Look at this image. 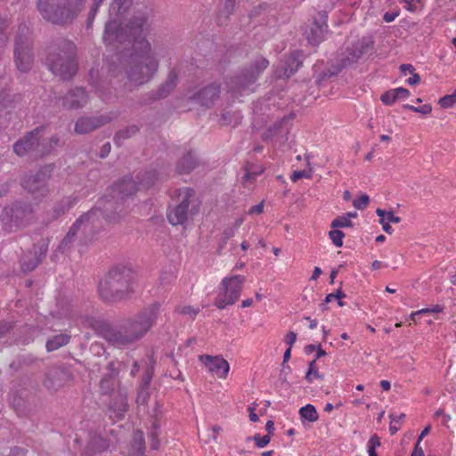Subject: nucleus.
<instances>
[{"label": "nucleus", "mask_w": 456, "mask_h": 456, "mask_svg": "<svg viewBox=\"0 0 456 456\" xmlns=\"http://www.w3.org/2000/svg\"><path fill=\"white\" fill-rule=\"evenodd\" d=\"M102 41L106 46H111L114 43V21L111 18L105 24Z\"/></svg>", "instance_id": "4c0bfd02"}, {"label": "nucleus", "mask_w": 456, "mask_h": 456, "mask_svg": "<svg viewBox=\"0 0 456 456\" xmlns=\"http://www.w3.org/2000/svg\"><path fill=\"white\" fill-rule=\"evenodd\" d=\"M7 22L5 20L0 19V48L4 47L9 39L7 32Z\"/></svg>", "instance_id": "a18cd8bd"}, {"label": "nucleus", "mask_w": 456, "mask_h": 456, "mask_svg": "<svg viewBox=\"0 0 456 456\" xmlns=\"http://www.w3.org/2000/svg\"><path fill=\"white\" fill-rule=\"evenodd\" d=\"M394 90H395L397 100L406 99L410 95V92L406 88L397 87V88H395Z\"/></svg>", "instance_id": "0e129e2a"}, {"label": "nucleus", "mask_w": 456, "mask_h": 456, "mask_svg": "<svg viewBox=\"0 0 456 456\" xmlns=\"http://www.w3.org/2000/svg\"><path fill=\"white\" fill-rule=\"evenodd\" d=\"M149 390L145 387H140V391L138 393L136 402L139 405L146 404L149 399Z\"/></svg>", "instance_id": "5fc2aeb1"}, {"label": "nucleus", "mask_w": 456, "mask_h": 456, "mask_svg": "<svg viewBox=\"0 0 456 456\" xmlns=\"http://www.w3.org/2000/svg\"><path fill=\"white\" fill-rule=\"evenodd\" d=\"M301 63V53L298 52L293 53L287 59L281 61L276 70L277 77H289L297 70Z\"/></svg>", "instance_id": "4be33fe9"}, {"label": "nucleus", "mask_w": 456, "mask_h": 456, "mask_svg": "<svg viewBox=\"0 0 456 456\" xmlns=\"http://www.w3.org/2000/svg\"><path fill=\"white\" fill-rule=\"evenodd\" d=\"M199 359L208 372L219 379H226L230 370V365L226 360L220 356L208 354L200 355Z\"/></svg>", "instance_id": "f3484780"}, {"label": "nucleus", "mask_w": 456, "mask_h": 456, "mask_svg": "<svg viewBox=\"0 0 456 456\" xmlns=\"http://www.w3.org/2000/svg\"><path fill=\"white\" fill-rule=\"evenodd\" d=\"M33 214V206L27 201H15L6 206L0 216L4 224L12 227L26 226Z\"/></svg>", "instance_id": "1a4fd4ad"}, {"label": "nucleus", "mask_w": 456, "mask_h": 456, "mask_svg": "<svg viewBox=\"0 0 456 456\" xmlns=\"http://www.w3.org/2000/svg\"><path fill=\"white\" fill-rule=\"evenodd\" d=\"M102 206H103V200L99 201L98 207L81 215L73 223L59 245V249L61 252L68 251L78 235L81 246H87L95 240L96 235L100 232V218L102 217L106 221H110L111 219V216L102 210Z\"/></svg>", "instance_id": "f03ea898"}, {"label": "nucleus", "mask_w": 456, "mask_h": 456, "mask_svg": "<svg viewBox=\"0 0 456 456\" xmlns=\"http://www.w3.org/2000/svg\"><path fill=\"white\" fill-rule=\"evenodd\" d=\"M128 408L127 399L125 395H116V421L123 418Z\"/></svg>", "instance_id": "ea45409f"}, {"label": "nucleus", "mask_w": 456, "mask_h": 456, "mask_svg": "<svg viewBox=\"0 0 456 456\" xmlns=\"http://www.w3.org/2000/svg\"><path fill=\"white\" fill-rule=\"evenodd\" d=\"M175 87V78L169 77L156 92L155 100L167 97Z\"/></svg>", "instance_id": "f704fd0d"}, {"label": "nucleus", "mask_w": 456, "mask_h": 456, "mask_svg": "<svg viewBox=\"0 0 456 456\" xmlns=\"http://www.w3.org/2000/svg\"><path fill=\"white\" fill-rule=\"evenodd\" d=\"M139 183L137 184L132 178L126 177L123 179L116 188L118 187V192L122 195H131L140 189H148L155 183V181L159 179V175L155 170L145 172L142 177L137 176Z\"/></svg>", "instance_id": "4468645a"}, {"label": "nucleus", "mask_w": 456, "mask_h": 456, "mask_svg": "<svg viewBox=\"0 0 456 456\" xmlns=\"http://www.w3.org/2000/svg\"><path fill=\"white\" fill-rule=\"evenodd\" d=\"M159 425L157 423V421H154L152 423L151 429L149 433V438L151 440V450H158L159 448Z\"/></svg>", "instance_id": "a19ab883"}, {"label": "nucleus", "mask_w": 456, "mask_h": 456, "mask_svg": "<svg viewBox=\"0 0 456 456\" xmlns=\"http://www.w3.org/2000/svg\"><path fill=\"white\" fill-rule=\"evenodd\" d=\"M70 337L67 334H59L46 342V349L49 352L55 351L69 342Z\"/></svg>", "instance_id": "7c9ffc66"}, {"label": "nucleus", "mask_w": 456, "mask_h": 456, "mask_svg": "<svg viewBox=\"0 0 456 456\" xmlns=\"http://www.w3.org/2000/svg\"><path fill=\"white\" fill-rule=\"evenodd\" d=\"M54 165H45L36 173L26 175L21 180V186L35 198H45L50 193L48 181L52 176Z\"/></svg>", "instance_id": "423d86ee"}, {"label": "nucleus", "mask_w": 456, "mask_h": 456, "mask_svg": "<svg viewBox=\"0 0 456 456\" xmlns=\"http://www.w3.org/2000/svg\"><path fill=\"white\" fill-rule=\"evenodd\" d=\"M328 14L326 12L318 13V18L314 20L313 25L305 31L306 38L311 45H318L323 40L328 29Z\"/></svg>", "instance_id": "a211bd4d"}, {"label": "nucleus", "mask_w": 456, "mask_h": 456, "mask_svg": "<svg viewBox=\"0 0 456 456\" xmlns=\"http://www.w3.org/2000/svg\"><path fill=\"white\" fill-rule=\"evenodd\" d=\"M15 63L17 69L21 72L28 71L33 63V53L30 39L28 37V28H20V33L15 40L14 51Z\"/></svg>", "instance_id": "9b49d317"}, {"label": "nucleus", "mask_w": 456, "mask_h": 456, "mask_svg": "<svg viewBox=\"0 0 456 456\" xmlns=\"http://www.w3.org/2000/svg\"><path fill=\"white\" fill-rule=\"evenodd\" d=\"M145 443L142 431L137 430L134 434L133 444L129 449V456H144Z\"/></svg>", "instance_id": "cd10ccee"}, {"label": "nucleus", "mask_w": 456, "mask_h": 456, "mask_svg": "<svg viewBox=\"0 0 456 456\" xmlns=\"http://www.w3.org/2000/svg\"><path fill=\"white\" fill-rule=\"evenodd\" d=\"M176 312L180 314L188 315L190 318L194 319L200 313V308L191 305H181L176 308Z\"/></svg>", "instance_id": "c03bdc74"}, {"label": "nucleus", "mask_w": 456, "mask_h": 456, "mask_svg": "<svg viewBox=\"0 0 456 456\" xmlns=\"http://www.w3.org/2000/svg\"><path fill=\"white\" fill-rule=\"evenodd\" d=\"M382 102L386 105H392L397 99L394 89L387 91L380 97Z\"/></svg>", "instance_id": "3c124183"}, {"label": "nucleus", "mask_w": 456, "mask_h": 456, "mask_svg": "<svg viewBox=\"0 0 456 456\" xmlns=\"http://www.w3.org/2000/svg\"><path fill=\"white\" fill-rule=\"evenodd\" d=\"M240 0H224V3L219 10L217 15V22L220 25L224 24L229 17L234 12L236 7L240 4Z\"/></svg>", "instance_id": "bb28decb"}, {"label": "nucleus", "mask_w": 456, "mask_h": 456, "mask_svg": "<svg viewBox=\"0 0 456 456\" xmlns=\"http://www.w3.org/2000/svg\"><path fill=\"white\" fill-rule=\"evenodd\" d=\"M134 333L133 326L128 321L119 325L116 330V347L128 346L140 339L138 335Z\"/></svg>", "instance_id": "393cba45"}, {"label": "nucleus", "mask_w": 456, "mask_h": 456, "mask_svg": "<svg viewBox=\"0 0 456 456\" xmlns=\"http://www.w3.org/2000/svg\"><path fill=\"white\" fill-rule=\"evenodd\" d=\"M100 390L102 396H106L107 399H102L105 403H111V395L114 391V377L109 374L103 377L100 383Z\"/></svg>", "instance_id": "c85d7f7f"}, {"label": "nucleus", "mask_w": 456, "mask_h": 456, "mask_svg": "<svg viewBox=\"0 0 456 456\" xmlns=\"http://www.w3.org/2000/svg\"><path fill=\"white\" fill-rule=\"evenodd\" d=\"M48 250V242L41 240L33 246V248L24 254L20 259V266L23 272H31L45 256Z\"/></svg>", "instance_id": "2eb2a0df"}, {"label": "nucleus", "mask_w": 456, "mask_h": 456, "mask_svg": "<svg viewBox=\"0 0 456 456\" xmlns=\"http://www.w3.org/2000/svg\"><path fill=\"white\" fill-rule=\"evenodd\" d=\"M351 226H352V222H351V220H349L348 216H346V215L338 216V218L334 219L331 222V227H333V228H337V227L344 228V227H351Z\"/></svg>", "instance_id": "09e8293b"}, {"label": "nucleus", "mask_w": 456, "mask_h": 456, "mask_svg": "<svg viewBox=\"0 0 456 456\" xmlns=\"http://www.w3.org/2000/svg\"><path fill=\"white\" fill-rule=\"evenodd\" d=\"M405 418L404 413L401 414H390L391 423L389 426V431L391 435L395 434L400 428V422Z\"/></svg>", "instance_id": "37998d69"}, {"label": "nucleus", "mask_w": 456, "mask_h": 456, "mask_svg": "<svg viewBox=\"0 0 456 456\" xmlns=\"http://www.w3.org/2000/svg\"><path fill=\"white\" fill-rule=\"evenodd\" d=\"M86 0H38L37 8L45 20L53 24L71 22Z\"/></svg>", "instance_id": "7ed1b4c3"}, {"label": "nucleus", "mask_w": 456, "mask_h": 456, "mask_svg": "<svg viewBox=\"0 0 456 456\" xmlns=\"http://www.w3.org/2000/svg\"><path fill=\"white\" fill-rule=\"evenodd\" d=\"M50 70L62 80L70 79L77 71L76 46L69 41L52 51L47 58Z\"/></svg>", "instance_id": "20e7f679"}, {"label": "nucleus", "mask_w": 456, "mask_h": 456, "mask_svg": "<svg viewBox=\"0 0 456 456\" xmlns=\"http://www.w3.org/2000/svg\"><path fill=\"white\" fill-rule=\"evenodd\" d=\"M399 14H400L399 9H396L395 11L391 12H387L383 15V20H384V21L390 23V22L394 21L399 16Z\"/></svg>", "instance_id": "e2e57ef3"}, {"label": "nucleus", "mask_w": 456, "mask_h": 456, "mask_svg": "<svg viewBox=\"0 0 456 456\" xmlns=\"http://www.w3.org/2000/svg\"><path fill=\"white\" fill-rule=\"evenodd\" d=\"M299 416L302 419L315 422L319 419L316 408L313 404H306L299 409Z\"/></svg>", "instance_id": "473e14b6"}, {"label": "nucleus", "mask_w": 456, "mask_h": 456, "mask_svg": "<svg viewBox=\"0 0 456 456\" xmlns=\"http://www.w3.org/2000/svg\"><path fill=\"white\" fill-rule=\"evenodd\" d=\"M107 447H108V443L106 440H104L103 438H102L100 436H95L91 440V442L86 451V454L87 456H91L94 453H96V452L105 450Z\"/></svg>", "instance_id": "2f4dec72"}, {"label": "nucleus", "mask_w": 456, "mask_h": 456, "mask_svg": "<svg viewBox=\"0 0 456 456\" xmlns=\"http://www.w3.org/2000/svg\"><path fill=\"white\" fill-rule=\"evenodd\" d=\"M108 121H110V118L103 115L82 117L78 118L75 124V132L80 134H87L102 126Z\"/></svg>", "instance_id": "412c9836"}, {"label": "nucleus", "mask_w": 456, "mask_h": 456, "mask_svg": "<svg viewBox=\"0 0 456 456\" xmlns=\"http://www.w3.org/2000/svg\"><path fill=\"white\" fill-rule=\"evenodd\" d=\"M379 446V437L376 434L372 435L367 443V451L369 456H377L376 449Z\"/></svg>", "instance_id": "79ce46f5"}, {"label": "nucleus", "mask_w": 456, "mask_h": 456, "mask_svg": "<svg viewBox=\"0 0 456 456\" xmlns=\"http://www.w3.org/2000/svg\"><path fill=\"white\" fill-rule=\"evenodd\" d=\"M99 293L105 301H112L114 294L112 291L111 281L108 279L101 281L99 285Z\"/></svg>", "instance_id": "e433bc0d"}, {"label": "nucleus", "mask_w": 456, "mask_h": 456, "mask_svg": "<svg viewBox=\"0 0 456 456\" xmlns=\"http://www.w3.org/2000/svg\"><path fill=\"white\" fill-rule=\"evenodd\" d=\"M137 286V273L131 264L116 265V301L129 298Z\"/></svg>", "instance_id": "6e6552de"}, {"label": "nucleus", "mask_w": 456, "mask_h": 456, "mask_svg": "<svg viewBox=\"0 0 456 456\" xmlns=\"http://www.w3.org/2000/svg\"><path fill=\"white\" fill-rule=\"evenodd\" d=\"M297 339V334L293 331L289 332L286 335L285 342L289 346V348H291L293 344L296 342Z\"/></svg>", "instance_id": "774afa93"}, {"label": "nucleus", "mask_w": 456, "mask_h": 456, "mask_svg": "<svg viewBox=\"0 0 456 456\" xmlns=\"http://www.w3.org/2000/svg\"><path fill=\"white\" fill-rule=\"evenodd\" d=\"M42 128H36L35 130L28 133L24 137L17 141L13 145V151L18 156H24L26 153L37 151L41 154H45V151L38 150L40 146Z\"/></svg>", "instance_id": "dca6fc26"}, {"label": "nucleus", "mask_w": 456, "mask_h": 456, "mask_svg": "<svg viewBox=\"0 0 456 456\" xmlns=\"http://www.w3.org/2000/svg\"><path fill=\"white\" fill-rule=\"evenodd\" d=\"M77 197L74 195L62 198L53 205L50 212L51 217L49 219L53 221L65 215L77 204Z\"/></svg>", "instance_id": "a878e982"}, {"label": "nucleus", "mask_w": 456, "mask_h": 456, "mask_svg": "<svg viewBox=\"0 0 456 456\" xmlns=\"http://www.w3.org/2000/svg\"><path fill=\"white\" fill-rule=\"evenodd\" d=\"M134 333L133 326L128 321L119 325L116 330V347L128 346L140 339L138 335Z\"/></svg>", "instance_id": "b1692460"}, {"label": "nucleus", "mask_w": 456, "mask_h": 456, "mask_svg": "<svg viewBox=\"0 0 456 456\" xmlns=\"http://www.w3.org/2000/svg\"><path fill=\"white\" fill-rule=\"evenodd\" d=\"M138 131L137 126H131L125 130H119L118 134H116V139L118 138H128L132 134H134Z\"/></svg>", "instance_id": "6e6d98bb"}, {"label": "nucleus", "mask_w": 456, "mask_h": 456, "mask_svg": "<svg viewBox=\"0 0 456 456\" xmlns=\"http://www.w3.org/2000/svg\"><path fill=\"white\" fill-rule=\"evenodd\" d=\"M242 222H243L242 219H238L234 224H232L230 227H227L223 232L222 236H221L220 248H223L225 246V244L227 243V241L236 234L237 230L241 225Z\"/></svg>", "instance_id": "c9c22d12"}, {"label": "nucleus", "mask_w": 456, "mask_h": 456, "mask_svg": "<svg viewBox=\"0 0 456 456\" xmlns=\"http://www.w3.org/2000/svg\"><path fill=\"white\" fill-rule=\"evenodd\" d=\"M369 201V196L366 194H362L360 197H358L353 201V205L357 209H363L368 206Z\"/></svg>", "instance_id": "603ef678"}, {"label": "nucleus", "mask_w": 456, "mask_h": 456, "mask_svg": "<svg viewBox=\"0 0 456 456\" xmlns=\"http://www.w3.org/2000/svg\"><path fill=\"white\" fill-rule=\"evenodd\" d=\"M456 103V90L451 94L444 95L439 100L442 108H451Z\"/></svg>", "instance_id": "49530a36"}, {"label": "nucleus", "mask_w": 456, "mask_h": 456, "mask_svg": "<svg viewBox=\"0 0 456 456\" xmlns=\"http://www.w3.org/2000/svg\"><path fill=\"white\" fill-rule=\"evenodd\" d=\"M152 375H153V369L151 367V369H148L146 370V372L143 374L140 387L149 388V386H150L151 379H152Z\"/></svg>", "instance_id": "13d9d810"}, {"label": "nucleus", "mask_w": 456, "mask_h": 456, "mask_svg": "<svg viewBox=\"0 0 456 456\" xmlns=\"http://www.w3.org/2000/svg\"><path fill=\"white\" fill-rule=\"evenodd\" d=\"M303 177H306V178H309L310 177V175L307 171H305V170H302V171H295L290 179L293 181V182H296L297 181L298 179L300 178H303Z\"/></svg>", "instance_id": "69168bd1"}, {"label": "nucleus", "mask_w": 456, "mask_h": 456, "mask_svg": "<svg viewBox=\"0 0 456 456\" xmlns=\"http://www.w3.org/2000/svg\"><path fill=\"white\" fill-rule=\"evenodd\" d=\"M401 2L405 4L404 8L411 12H414L416 11L417 4H422L421 0H401Z\"/></svg>", "instance_id": "052dcab7"}, {"label": "nucleus", "mask_w": 456, "mask_h": 456, "mask_svg": "<svg viewBox=\"0 0 456 456\" xmlns=\"http://www.w3.org/2000/svg\"><path fill=\"white\" fill-rule=\"evenodd\" d=\"M268 65L269 61L265 58L259 57L250 68L243 69L239 75L231 77L227 86L232 96L237 98L252 93L255 82Z\"/></svg>", "instance_id": "39448f33"}, {"label": "nucleus", "mask_w": 456, "mask_h": 456, "mask_svg": "<svg viewBox=\"0 0 456 456\" xmlns=\"http://www.w3.org/2000/svg\"><path fill=\"white\" fill-rule=\"evenodd\" d=\"M179 203L174 208H169L167 212V219L172 225L184 224L189 215H193L192 208L190 206L194 198V191L191 189L184 188L179 191Z\"/></svg>", "instance_id": "f8f14e48"}, {"label": "nucleus", "mask_w": 456, "mask_h": 456, "mask_svg": "<svg viewBox=\"0 0 456 456\" xmlns=\"http://www.w3.org/2000/svg\"><path fill=\"white\" fill-rule=\"evenodd\" d=\"M69 372L64 369L53 367L45 374V387L49 390H56L68 380Z\"/></svg>", "instance_id": "5701e85b"}, {"label": "nucleus", "mask_w": 456, "mask_h": 456, "mask_svg": "<svg viewBox=\"0 0 456 456\" xmlns=\"http://www.w3.org/2000/svg\"><path fill=\"white\" fill-rule=\"evenodd\" d=\"M376 213L377 215L380 217V221L379 223L382 224V228L383 230L388 233V234H391L393 232V228L391 227V225L389 224L388 222H386L385 221V210H382L380 208H378L376 210Z\"/></svg>", "instance_id": "864d4df0"}, {"label": "nucleus", "mask_w": 456, "mask_h": 456, "mask_svg": "<svg viewBox=\"0 0 456 456\" xmlns=\"http://www.w3.org/2000/svg\"><path fill=\"white\" fill-rule=\"evenodd\" d=\"M159 306L158 303L152 304L141 311L134 319L128 320L133 326L134 334L142 338L150 330L158 317Z\"/></svg>", "instance_id": "ddd939ff"}, {"label": "nucleus", "mask_w": 456, "mask_h": 456, "mask_svg": "<svg viewBox=\"0 0 456 456\" xmlns=\"http://www.w3.org/2000/svg\"><path fill=\"white\" fill-rule=\"evenodd\" d=\"M88 100V94L83 87H75L62 98V106L68 110H77L86 106Z\"/></svg>", "instance_id": "aec40b11"}, {"label": "nucleus", "mask_w": 456, "mask_h": 456, "mask_svg": "<svg viewBox=\"0 0 456 456\" xmlns=\"http://www.w3.org/2000/svg\"><path fill=\"white\" fill-rule=\"evenodd\" d=\"M134 0H116V9L119 12L127 11L133 4Z\"/></svg>", "instance_id": "4d7b16f0"}, {"label": "nucleus", "mask_w": 456, "mask_h": 456, "mask_svg": "<svg viewBox=\"0 0 456 456\" xmlns=\"http://www.w3.org/2000/svg\"><path fill=\"white\" fill-rule=\"evenodd\" d=\"M152 10L145 8L129 18H116V73L124 71L137 86L150 82L159 69V61L147 39L152 30Z\"/></svg>", "instance_id": "f257e3e1"}, {"label": "nucleus", "mask_w": 456, "mask_h": 456, "mask_svg": "<svg viewBox=\"0 0 456 456\" xmlns=\"http://www.w3.org/2000/svg\"><path fill=\"white\" fill-rule=\"evenodd\" d=\"M305 379L308 383H314V381L316 379H323V375L319 372L315 360H313L308 363V370Z\"/></svg>", "instance_id": "58836bf2"}, {"label": "nucleus", "mask_w": 456, "mask_h": 456, "mask_svg": "<svg viewBox=\"0 0 456 456\" xmlns=\"http://www.w3.org/2000/svg\"><path fill=\"white\" fill-rule=\"evenodd\" d=\"M219 94V86L212 84L200 90L194 94H187V99L194 102H197L201 106L209 108L214 104L215 101L218 99Z\"/></svg>", "instance_id": "6ab92c4d"}, {"label": "nucleus", "mask_w": 456, "mask_h": 456, "mask_svg": "<svg viewBox=\"0 0 456 456\" xmlns=\"http://www.w3.org/2000/svg\"><path fill=\"white\" fill-rule=\"evenodd\" d=\"M254 439L256 441V446L259 448H263V447L266 446L270 443V440H271L270 436L268 435H265L263 436H256Z\"/></svg>", "instance_id": "680f3d73"}, {"label": "nucleus", "mask_w": 456, "mask_h": 456, "mask_svg": "<svg viewBox=\"0 0 456 456\" xmlns=\"http://www.w3.org/2000/svg\"><path fill=\"white\" fill-rule=\"evenodd\" d=\"M244 282L245 277L241 275L224 278L220 283V291L215 299V305L219 309H224L237 302Z\"/></svg>", "instance_id": "0eeeda50"}, {"label": "nucleus", "mask_w": 456, "mask_h": 456, "mask_svg": "<svg viewBox=\"0 0 456 456\" xmlns=\"http://www.w3.org/2000/svg\"><path fill=\"white\" fill-rule=\"evenodd\" d=\"M104 0H94V3H93V5H92V8H91V11H90V13H89V17H88V23H92L96 13H97V11L100 7V5L102 4Z\"/></svg>", "instance_id": "bf43d9fd"}, {"label": "nucleus", "mask_w": 456, "mask_h": 456, "mask_svg": "<svg viewBox=\"0 0 456 456\" xmlns=\"http://www.w3.org/2000/svg\"><path fill=\"white\" fill-rule=\"evenodd\" d=\"M196 166V159L191 152L187 153L177 164L176 170L180 174L190 173Z\"/></svg>", "instance_id": "c756f323"}, {"label": "nucleus", "mask_w": 456, "mask_h": 456, "mask_svg": "<svg viewBox=\"0 0 456 456\" xmlns=\"http://www.w3.org/2000/svg\"><path fill=\"white\" fill-rule=\"evenodd\" d=\"M329 236L336 247L339 248L343 245V238L345 234L340 230H331L329 232Z\"/></svg>", "instance_id": "de8ad7c7"}, {"label": "nucleus", "mask_w": 456, "mask_h": 456, "mask_svg": "<svg viewBox=\"0 0 456 456\" xmlns=\"http://www.w3.org/2000/svg\"><path fill=\"white\" fill-rule=\"evenodd\" d=\"M264 169L260 166L249 165L245 167V174L243 176L244 183H252L257 175L262 174Z\"/></svg>", "instance_id": "72a5a7b5"}, {"label": "nucleus", "mask_w": 456, "mask_h": 456, "mask_svg": "<svg viewBox=\"0 0 456 456\" xmlns=\"http://www.w3.org/2000/svg\"><path fill=\"white\" fill-rule=\"evenodd\" d=\"M403 108L410 110L411 111L425 114V115L430 113L432 110V107L430 104H424L419 107H415L413 105L405 104V105H403Z\"/></svg>", "instance_id": "8fccbe9b"}, {"label": "nucleus", "mask_w": 456, "mask_h": 456, "mask_svg": "<svg viewBox=\"0 0 456 456\" xmlns=\"http://www.w3.org/2000/svg\"><path fill=\"white\" fill-rule=\"evenodd\" d=\"M385 221L388 223L397 224L401 221V218L399 216H395L393 212L385 211Z\"/></svg>", "instance_id": "338daca9"}, {"label": "nucleus", "mask_w": 456, "mask_h": 456, "mask_svg": "<svg viewBox=\"0 0 456 456\" xmlns=\"http://www.w3.org/2000/svg\"><path fill=\"white\" fill-rule=\"evenodd\" d=\"M372 40L370 37H363L351 46H347L342 50L337 57V64L335 65L337 72L344 68L349 67L356 63L372 47Z\"/></svg>", "instance_id": "9d476101"}]
</instances>
